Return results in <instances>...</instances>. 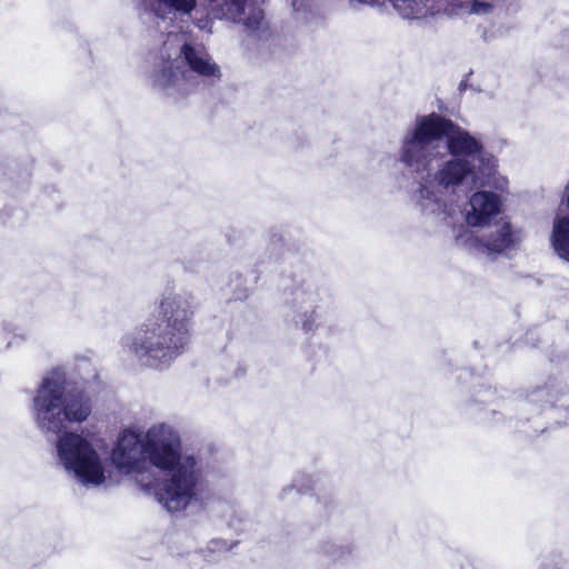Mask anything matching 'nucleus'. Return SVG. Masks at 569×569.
<instances>
[{"label":"nucleus","instance_id":"nucleus-14","mask_svg":"<svg viewBox=\"0 0 569 569\" xmlns=\"http://www.w3.org/2000/svg\"><path fill=\"white\" fill-rule=\"evenodd\" d=\"M552 246L560 258L569 261V217L559 218L555 221Z\"/></svg>","mask_w":569,"mask_h":569},{"label":"nucleus","instance_id":"nucleus-15","mask_svg":"<svg viewBox=\"0 0 569 569\" xmlns=\"http://www.w3.org/2000/svg\"><path fill=\"white\" fill-rule=\"evenodd\" d=\"M196 13L192 18V23L196 28H198L200 31H203L208 34L212 33L213 28V16L211 17L210 13L200 12L199 10H194Z\"/></svg>","mask_w":569,"mask_h":569},{"label":"nucleus","instance_id":"nucleus-18","mask_svg":"<svg viewBox=\"0 0 569 569\" xmlns=\"http://www.w3.org/2000/svg\"><path fill=\"white\" fill-rule=\"evenodd\" d=\"M81 363L86 367H90V363L87 360H82Z\"/></svg>","mask_w":569,"mask_h":569},{"label":"nucleus","instance_id":"nucleus-7","mask_svg":"<svg viewBox=\"0 0 569 569\" xmlns=\"http://www.w3.org/2000/svg\"><path fill=\"white\" fill-rule=\"evenodd\" d=\"M57 463L84 487H99L109 477L108 451L101 440L64 431L54 445Z\"/></svg>","mask_w":569,"mask_h":569},{"label":"nucleus","instance_id":"nucleus-11","mask_svg":"<svg viewBox=\"0 0 569 569\" xmlns=\"http://www.w3.org/2000/svg\"><path fill=\"white\" fill-rule=\"evenodd\" d=\"M197 0H136L139 12H150L156 18L166 20L171 14L191 17L197 9Z\"/></svg>","mask_w":569,"mask_h":569},{"label":"nucleus","instance_id":"nucleus-13","mask_svg":"<svg viewBox=\"0 0 569 569\" xmlns=\"http://www.w3.org/2000/svg\"><path fill=\"white\" fill-rule=\"evenodd\" d=\"M315 299L312 295L303 291H298L293 301V306L298 312V322L301 323L302 329L308 332L312 330L313 325V309Z\"/></svg>","mask_w":569,"mask_h":569},{"label":"nucleus","instance_id":"nucleus-10","mask_svg":"<svg viewBox=\"0 0 569 569\" xmlns=\"http://www.w3.org/2000/svg\"><path fill=\"white\" fill-rule=\"evenodd\" d=\"M500 198L489 191L475 192L469 200V209L466 210L465 219L469 227H485L499 214Z\"/></svg>","mask_w":569,"mask_h":569},{"label":"nucleus","instance_id":"nucleus-6","mask_svg":"<svg viewBox=\"0 0 569 569\" xmlns=\"http://www.w3.org/2000/svg\"><path fill=\"white\" fill-rule=\"evenodd\" d=\"M469 182L472 186L483 183L475 163L469 159L451 158L442 162L433 173L428 171L421 174L413 194L416 207L426 217L446 221L450 216L447 198Z\"/></svg>","mask_w":569,"mask_h":569},{"label":"nucleus","instance_id":"nucleus-12","mask_svg":"<svg viewBox=\"0 0 569 569\" xmlns=\"http://www.w3.org/2000/svg\"><path fill=\"white\" fill-rule=\"evenodd\" d=\"M398 13L406 19H425L440 12L437 0H390Z\"/></svg>","mask_w":569,"mask_h":569},{"label":"nucleus","instance_id":"nucleus-16","mask_svg":"<svg viewBox=\"0 0 569 569\" xmlns=\"http://www.w3.org/2000/svg\"><path fill=\"white\" fill-rule=\"evenodd\" d=\"M489 8H490V4L488 3H485V2H478V1H475L471 6V12L472 13H486L489 11Z\"/></svg>","mask_w":569,"mask_h":569},{"label":"nucleus","instance_id":"nucleus-17","mask_svg":"<svg viewBox=\"0 0 569 569\" xmlns=\"http://www.w3.org/2000/svg\"><path fill=\"white\" fill-rule=\"evenodd\" d=\"M351 3H360V4H373L376 0H349Z\"/></svg>","mask_w":569,"mask_h":569},{"label":"nucleus","instance_id":"nucleus-4","mask_svg":"<svg viewBox=\"0 0 569 569\" xmlns=\"http://www.w3.org/2000/svg\"><path fill=\"white\" fill-rule=\"evenodd\" d=\"M193 73L206 79L221 76L219 66L203 46L190 44L183 36L169 33L150 76L152 86L170 96L184 94L197 83Z\"/></svg>","mask_w":569,"mask_h":569},{"label":"nucleus","instance_id":"nucleus-1","mask_svg":"<svg viewBox=\"0 0 569 569\" xmlns=\"http://www.w3.org/2000/svg\"><path fill=\"white\" fill-rule=\"evenodd\" d=\"M110 458L120 472L132 476L143 489H152L169 512L201 505L208 497L201 462L181 455L179 433L168 423H154L143 432L123 430Z\"/></svg>","mask_w":569,"mask_h":569},{"label":"nucleus","instance_id":"nucleus-5","mask_svg":"<svg viewBox=\"0 0 569 569\" xmlns=\"http://www.w3.org/2000/svg\"><path fill=\"white\" fill-rule=\"evenodd\" d=\"M32 417L43 433L59 435L67 422H82L91 413L89 399L76 392L61 370L47 373L32 399Z\"/></svg>","mask_w":569,"mask_h":569},{"label":"nucleus","instance_id":"nucleus-8","mask_svg":"<svg viewBox=\"0 0 569 569\" xmlns=\"http://www.w3.org/2000/svg\"><path fill=\"white\" fill-rule=\"evenodd\" d=\"M522 240L520 230L515 229L508 221L500 220L495 230L482 239L470 229L461 226L455 236L456 244L477 254L507 253L515 249Z\"/></svg>","mask_w":569,"mask_h":569},{"label":"nucleus","instance_id":"nucleus-9","mask_svg":"<svg viewBox=\"0 0 569 569\" xmlns=\"http://www.w3.org/2000/svg\"><path fill=\"white\" fill-rule=\"evenodd\" d=\"M213 18L241 23L250 32L263 26V12L258 0H208Z\"/></svg>","mask_w":569,"mask_h":569},{"label":"nucleus","instance_id":"nucleus-2","mask_svg":"<svg viewBox=\"0 0 569 569\" xmlns=\"http://www.w3.org/2000/svg\"><path fill=\"white\" fill-rule=\"evenodd\" d=\"M192 301L182 296L163 298L150 317L121 339L124 352L153 368L169 365L190 338Z\"/></svg>","mask_w":569,"mask_h":569},{"label":"nucleus","instance_id":"nucleus-3","mask_svg":"<svg viewBox=\"0 0 569 569\" xmlns=\"http://www.w3.org/2000/svg\"><path fill=\"white\" fill-rule=\"evenodd\" d=\"M452 158L462 156L473 162L481 151V144L467 131L436 113L418 117L415 126L403 138L399 159L408 168L422 173L437 157L442 138Z\"/></svg>","mask_w":569,"mask_h":569}]
</instances>
